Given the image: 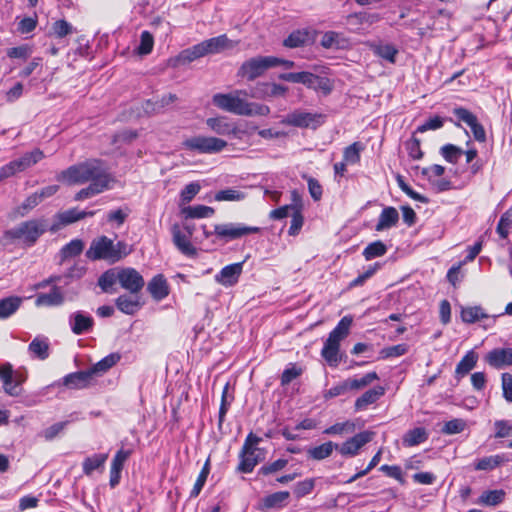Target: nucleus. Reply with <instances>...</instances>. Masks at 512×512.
<instances>
[{
  "label": "nucleus",
  "mask_w": 512,
  "mask_h": 512,
  "mask_svg": "<svg viewBox=\"0 0 512 512\" xmlns=\"http://www.w3.org/2000/svg\"><path fill=\"white\" fill-rule=\"evenodd\" d=\"M204 43L208 54L220 53L234 47L232 41L225 34L205 40Z\"/></svg>",
  "instance_id": "7c9ffc66"
},
{
  "label": "nucleus",
  "mask_w": 512,
  "mask_h": 512,
  "mask_svg": "<svg viewBox=\"0 0 512 512\" xmlns=\"http://www.w3.org/2000/svg\"><path fill=\"white\" fill-rule=\"evenodd\" d=\"M338 448V444L328 441L319 446L309 448L307 450V455L310 459L320 461L328 458L332 454L333 450Z\"/></svg>",
  "instance_id": "f704fd0d"
},
{
  "label": "nucleus",
  "mask_w": 512,
  "mask_h": 512,
  "mask_svg": "<svg viewBox=\"0 0 512 512\" xmlns=\"http://www.w3.org/2000/svg\"><path fill=\"white\" fill-rule=\"evenodd\" d=\"M84 249V242L80 239L71 240L61 249L62 260L78 256Z\"/></svg>",
  "instance_id": "49530a36"
},
{
  "label": "nucleus",
  "mask_w": 512,
  "mask_h": 512,
  "mask_svg": "<svg viewBox=\"0 0 512 512\" xmlns=\"http://www.w3.org/2000/svg\"><path fill=\"white\" fill-rule=\"evenodd\" d=\"M461 318L463 322L473 324L483 319H490V316L484 311L481 306H468L462 308ZM495 321V316L491 317Z\"/></svg>",
  "instance_id": "bb28decb"
},
{
  "label": "nucleus",
  "mask_w": 512,
  "mask_h": 512,
  "mask_svg": "<svg viewBox=\"0 0 512 512\" xmlns=\"http://www.w3.org/2000/svg\"><path fill=\"white\" fill-rule=\"evenodd\" d=\"M477 360V353L473 350L468 351L456 366V377L460 378L468 374L476 366Z\"/></svg>",
  "instance_id": "72a5a7b5"
},
{
  "label": "nucleus",
  "mask_w": 512,
  "mask_h": 512,
  "mask_svg": "<svg viewBox=\"0 0 512 512\" xmlns=\"http://www.w3.org/2000/svg\"><path fill=\"white\" fill-rule=\"evenodd\" d=\"M340 342L331 338H327L321 351V356L328 362L330 366L336 367L340 362L339 357Z\"/></svg>",
  "instance_id": "a878e982"
},
{
  "label": "nucleus",
  "mask_w": 512,
  "mask_h": 512,
  "mask_svg": "<svg viewBox=\"0 0 512 512\" xmlns=\"http://www.w3.org/2000/svg\"><path fill=\"white\" fill-rule=\"evenodd\" d=\"M387 252L386 245L378 240L370 243L363 251V255L366 260H371L376 257L383 256Z\"/></svg>",
  "instance_id": "8fccbe9b"
},
{
  "label": "nucleus",
  "mask_w": 512,
  "mask_h": 512,
  "mask_svg": "<svg viewBox=\"0 0 512 512\" xmlns=\"http://www.w3.org/2000/svg\"><path fill=\"white\" fill-rule=\"evenodd\" d=\"M364 146L360 142H354L347 146L343 152V160L347 164H356L360 161V153Z\"/></svg>",
  "instance_id": "c03bdc74"
},
{
  "label": "nucleus",
  "mask_w": 512,
  "mask_h": 512,
  "mask_svg": "<svg viewBox=\"0 0 512 512\" xmlns=\"http://www.w3.org/2000/svg\"><path fill=\"white\" fill-rule=\"evenodd\" d=\"M248 90L237 89L231 93H217L212 97V103L221 110L240 116H267L270 108L267 105L249 102Z\"/></svg>",
  "instance_id": "f257e3e1"
},
{
  "label": "nucleus",
  "mask_w": 512,
  "mask_h": 512,
  "mask_svg": "<svg viewBox=\"0 0 512 512\" xmlns=\"http://www.w3.org/2000/svg\"><path fill=\"white\" fill-rule=\"evenodd\" d=\"M385 393L382 386H376L364 392L355 401L354 408L356 411L366 410L369 405L376 403Z\"/></svg>",
  "instance_id": "5701e85b"
},
{
  "label": "nucleus",
  "mask_w": 512,
  "mask_h": 512,
  "mask_svg": "<svg viewBox=\"0 0 512 512\" xmlns=\"http://www.w3.org/2000/svg\"><path fill=\"white\" fill-rule=\"evenodd\" d=\"M374 53L390 63H395L398 50L391 44H385L375 46Z\"/></svg>",
  "instance_id": "864d4df0"
},
{
  "label": "nucleus",
  "mask_w": 512,
  "mask_h": 512,
  "mask_svg": "<svg viewBox=\"0 0 512 512\" xmlns=\"http://www.w3.org/2000/svg\"><path fill=\"white\" fill-rule=\"evenodd\" d=\"M47 230L49 227L44 219L24 221L5 231L2 242L4 245L19 243L22 246L31 247Z\"/></svg>",
  "instance_id": "7ed1b4c3"
},
{
  "label": "nucleus",
  "mask_w": 512,
  "mask_h": 512,
  "mask_svg": "<svg viewBox=\"0 0 512 512\" xmlns=\"http://www.w3.org/2000/svg\"><path fill=\"white\" fill-rule=\"evenodd\" d=\"M378 378L379 377L376 372H369L359 379L349 378V383L352 390H359L370 385L373 381L377 380Z\"/></svg>",
  "instance_id": "5fc2aeb1"
},
{
  "label": "nucleus",
  "mask_w": 512,
  "mask_h": 512,
  "mask_svg": "<svg viewBox=\"0 0 512 512\" xmlns=\"http://www.w3.org/2000/svg\"><path fill=\"white\" fill-rule=\"evenodd\" d=\"M107 459L108 454L106 453L94 454L91 457H87L82 464L83 473L87 476L91 475L94 470L103 467Z\"/></svg>",
  "instance_id": "58836bf2"
},
{
  "label": "nucleus",
  "mask_w": 512,
  "mask_h": 512,
  "mask_svg": "<svg viewBox=\"0 0 512 512\" xmlns=\"http://www.w3.org/2000/svg\"><path fill=\"white\" fill-rule=\"evenodd\" d=\"M69 324L74 334L82 335L93 328L94 319L82 311H77L69 316Z\"/></svg>",
  "instance_id": "f3484780"
},
{
  "label": "nucleus",
  "mask_w": 512,
  "mask_h": 512,
  "mask_svg": "<svg viewBox=\"0 0 512 512\" xmlns=\"http://www.w3.org/2000/svg\"><path fill=\"white\" fill-rule=\"evenodd\" d=\"M228 390H229V384L227 383L224 386V389L222 391V396H221V405H220L219 417H218L219 426H221L222 423L224 422L225 416H226L228 409L233 401V397L228 396Z\"/></svg>",
  "instance_id": "6e6d98bb"
},
{
  "label": "nucleus",
  "mask_w": 512,
  "mask_h": 512,
  "mask_svg": "<svg viewBox=\"0 0 512 512\" xmlns=\"http://www.w3.org/2000/svg\"><path fill=\"white\" fill-rule=\"evenodd\" d=\"M188 218H207L214 214V209L205 205L189 206L184 209Z\"/></svg>",
  "instance_id": "de8ad7c7"
},
{
  "label": "nucleus",
  "mask_w": 512,
  "mask_h": 512,
  "mask_svg": "<svg viewBox=\"0 0 512 512\" xmlns=\"http://www.w3.org/2000/svg\"><path fill=\"white\" fill-rule=\"evenodd\" d=\"M288 491H279L270 494L264 498V506L267 509L274 507H281L282 504L289 498Z\"/></svg>",
  "instance_id": "3c124183"
},
{
  "label": "nucleus",
  "mask_w": 512,
  "mask_h": 512,
  "mask_svg": "<svg viewBox=\"0 0 512 512\" xmlns=\"http://www.w3.org/2000/svg\"><path fill=\"white\" fill-rule=\"evenodd\" d=\"M209 473H210V459L208 458L206 460V462L204 463V466L202 467V469L197 477V480L190 492L191 498H195L200 494L202 488L204 487V485L206 483Z\"/></svg>",
  "instance_id": "a18cd8bd"
},
{
  "label": "nucleus",
  "mask_w": 512,
  "mask_h": 512,
  "mask_svg": "<svg viewBox=\"0 0 512 512\" xmlns=\"http://www.w3.org/2000/svg\"><path fill=\"white\" fill-rule=\"evenodd\" d=\"M505 495L506 493L502 489L484 491L479 498V503L486 506H496L504 501Z\"/></svg>",
  "instance_id": "79ce46f5"
},
{
  "label": "nucleus",
  "mask_w": 512,
  "mask_h": 512,
  "mask_svg": "<svg viewBox=\"0 0 512 512\" xmlns=\"http://www.w3.org/2000/svg\"><path fill=\"white\" fill-rule=\"evenodd\" d=\"M408 346L406 344H398L390 347L383 348L380 352L382 358L399 357L406 354Z\"/></svg>",
  "instance_id": "0e129e2a"
},
{
  "label": "nucleus",
  "mask_w": 512,
  "mask_h": 512,
  "mask_svg": "<svg viewBox=\"0 0 512 512\" xmlns=\"http://www.w3.org/2000/svg\"><path fill=\"white\" fill-rule=\"evenodd\" d=\"M257 450H241L240 463L238 465V471L242 473H250L253 471L255 466L258 464V458L256 456Z\"/></svg>",
  "instance_id": "e433bc0d"
},
{
  "label": "nucleus",
  "mask_w": 512,
  "mask_h": 512,
  "mask_svg": "<svg viewBox=\"0 0 512 512\" xmlns=\"http://www.w3.org/2000/svg\"><path fill=\"white\" fill-rule=\"evenodd\" d=\"M245 197L244 192L232 188L220 190L215 194L216 201H241Z\"/></svg>",
  "instance_id": "603ef678"
},
{
  "label": "nucleus",
  "mask_w": 512,
  "mask_h": 512,
  "mask_svg": "<svg viewBox=\"0 0 512 512\" xmlns=\"http://www.w3.org/2000/svg\"><path fill=\"white\" fill-rule=\"evenodd\" d=\"M115 305L122 313L127 315H134L141 308V303L137 294L120 295L115 300Z\"/></svg>",
  "instance_id": "b1692460"
},
{
  "label": "nucleus",
  "mask_w": 512,
  "mask_h": 512,
  "mask_svg": "<svg viewBox=\"0 0 512 512\" xmlns=\"http://www.w3.org/2000/svg\"><path fill=\"white\" fill-rule=\"evenodd\" d=\"M307 34L301 31L292 32L283 42L285 47L297 48L305 44Z\"/></svg>",
  "instance_id": "4d7b16f0"
},
{
  "label": "nucleus",
  "mask_w": 512,
  "mask_h": 512,
  "mask_svg": "<svg viewBox=\"0 0 512 512\" xmlns=\"http://www.w3.org/2000/svg\"><path fill=\"white\" fill-rule=\"evenodd\" d=\"M248 97L254 99H265L269 97V83H257L250 91H248Z\"/></svg>",
  "instance_id": "774afa93"
},
{
  "label": "nucleus",
  "mask_w": 512,
  "mask_h": 512,
  "mask_svg": "<svg viewBox=\"0 0 512 512\" xmlns=\"http://www.w3.org/2000/svg\"><path fill=\"white\" fill-rule=\"evenodd\" d=\"M117 280V274H115L113 270H108L100 276L98 279V285L104 292H107L109 288H111L116 283Z\"/></svg>",
  "instance_id": "69168bd1"
},
{
  "label": "nucleus",
  "mask_w": 512,
  "mask_h": 512,
  "mask_svg": "<svg viewBox=\"0 0 512 512\" xmlns=\"http://www.w3.org/2000/svg\"><path fill=\"white\" fill-rule=\"evenodd\" d=\"M356 431V424L354 421L347 420L341 423H335L334 425L326 428L324 433L327 435H343L352 434Z\"/></svg>",
  "instance_id": "37998d69"
},
{
  "label": "nucleus",
  "mask_w": 512,
  "mask_h": 512,
  "mask_svg": "<svg viewBox=\"0 0 512 512\" xmlns=\"http://www.w3.org/2000/svg\"><path fill=\"white\" fill-rule=\"evenodd\" d=\"M261 229L256 226H247L242 223H224L214 226V233L225 242L240 239L250 234L259 233Z\"/></svg>",
  "instance_id": "6e6552de"
},
{
  "label": "nucleus",
  "mask_w": 512,
  "mask_h": 512,
  "mask_svg": "<svg viewBox=\"0 0 512 512\" xmlns=\"http://www.w3.org/2000/svg\"><path fill=\"white\" fill-rule=\"evenodd\" d=\"M102 176H111L100 160H89L78 165H73L61 173L60 179L69 184H83L94 182Z\"/></svg>",
  "instance_id": "20e7f679"
},
{
  "label": "nucleus",
  "mask_w": 512,
  "mask_h": 512,
  "mask_svg": "<svg viewBox=\"0 0 512 512\" xmlns=\"http://www.w3.org/2000/svg\"><path fill=\"white\" fill-rule=\"evenodd\" d=\"M508 460L505 454L483 457L475 462L474 469L478 471H491L508 462Z\"/></svg>",
  "instance_id": "c756f323"
},
{
  "label": "nucleus",
  "mask_w": 512,
  "mask_h": 512,
  "mask_svg": "<svg viewBox=\"0 0 512 512\" xmlns=\"http://www.w3.org/2000/svg\"><path fill=\"white\" fill-rule=\"evenodd\" d=\"M131 251L132 249L126 242L118 241L114 243L112 239L102 235L91 241L85 255L91 261L104 260L114 264L128 256Z\"/></svg>",
  "instance_id": "f03ea898"
},
{
  "label": "nucleus",
  "mask_w": 512,
  "mask_h": 512,
  "mask_svg": "<svg viewBox=\"0 0 512 512\" xmlns=\"http://www.w3.org/2000/svg\"><path fill=\"white\" fill-rule=\"evenodd\" d=\"M147 290L157 301L164 299L169 294L167 281L161 274H158L151 279L148 283Z\"/></svg>",
  "instance_id": "393cba45"
},
{
  "label": "nucleus",
  "mask_w": 512,
  "mask_h": 512,
  "mask_svg": "<svg viewBox=\"0 0 512 512\" xmlns=\"http://www.w3.org/2000/svg\"><path fill=\"white\" fill-rule=\"evenodd\" d=\"M14 370L13 366L6 362L0 365V380L3 383L4 391L10 396H19L22 393V388L14 384L13 380Z\"/></svg>",
  "instance_id": "aec40b11"
},
{
  "label": "nucleus",
  "mask_w": 512,
  "mask_h": 512,
  "mask_svg": "<svg viewBox=\"0 0 512 512\" xmlns=\"http://www.w3.org/2000/svg\"><path fill=\"white\" fill-rule=\"evenodd\" d=\"M22 298L10 296L0 299V319H6L13 315L21 306Z\"/></svg>",
  "instance_id": "c9c22d12"
},
{
  "label": "nucleus",
  "mask_w": 512,
  "mask_h": 512,
  "mask_svg": "<svg viewBox=\"0 0 512 512\" xmlns=\"http://www.w3.org/2000/svg\"><path fill=\"white\" fill-rule=\"evenodd\" d=\"M399 220L398 211L394 207H385L378 219L375 229L383 231L389 229L397 224Z\"/></svg>",
  "instance_id": "c85d7f7f"
},
{
  "label": "nucleus",
  "mask_w": 512,
  "mask_h": 512,
  "mask_svg": "<svg viewBox=\"0 0 512 512\" xmlns=\"http://www.w3.org/2000/svg\"><path fill=\"white\" fill-rule=\"evenodd\" d=\"M381 19L377 13L358 12L345 17L344 25L349 32L364 34L374 23Z\"/></svg>",
  "instance_id": "9d476101"
},
{
  "label": "nucleus",
  "mask_w": 512,
  "mask_h": 512,
  "mask_svg": "<svg viewBox=\"0 0 512 512\" xmlns=\"http://www.w3.org/2000/svg\"><path fill=\"white\" fill-rule=\"evenodd\" d=\"M93 378L89 369L73 372L63 377L62 385L69 389H84L91 384Z\"/></svg>",
  "instance_id": "a211bd4d"
},
{
  "label": "nucleus",
  "mask_w": 512,
  "mask_h": 512,
  "mask_svg": "<svg viewBox=\"0 0 512 512\" xmlns=\"http://www.w3.org/2000/svg\"><path fill=\"white\" fill-rule=\"evenodd\" d=\"M50 344L46 337H35L28 346V351L37 359L45 360L49 357Z\"/></svg>",
  "instance_id": "cd10ccee"
},
{
  "label": "nucleus",
  "mask_w": 512,
  "mask_h": 512,
  "mask_svg": "<svg viewBox=\"0 0 512 512\" xmlns=\"http://www.w3.org/2000/svg\"><path fill=\"white\" fill-rule=\"evenodd\" d=\"M512 226V216L509 214V212H505L497 225V233L500 235L501 238L505 239L508 236L509 229Z\"/></svg>",
  "instance_id": "338daca9"
},
{
  "label": "nucleus",
  "mask_w": 512,
  "mask_h": 512,
  "mask_svg": "<svg viewBox=\"0 0 512 512\" xmlns=\"http://www.w3.org/2000/svg\"><path fill=\"white\" fill-rule=\"evenodd\" d=\"M207 126L219 135H230L236 132L234 125L227 121L225 117L208 118Z\"/></svg>",
  "instance_id": "473e14b6"
},
{
  "label": "nucleus",
  "mask_w": 512,
  "mask_h": 512,
  "mask_svg": "<svg viewBox=\"0 0 512 512\" xmlns=\"http://www.w3.org/2000/svg\"><path fill=\"white\" fill-rule=\"evenodd\" d=\"M428 438V434L423 427H417L409 430L403 436V445L406 447H412L425 442Z\"/></svg>",
  "instance_id": "4c0bfd02"
},
{
  "label": "nucleus",
  "mask_w": 512,
  "mask_h": 512,
  "mask_svg": "<svg viewBox=\"0 0 512 512\" xmlns=\"http://www.w3.org/2000/svg\"><path fill=\"white\" fill-rule=\"evenodd\" d=\"M349 390H352L350 387L349 379L344 380L341 383L333 386L329 390L325 391L324 398L331 399L340 395H344Z\"/></svg>",
  "instance_id": "e2e57ef3"
},
{
  "label": "nucleus",
  "mask_w": 512,
  "mask_h": 512,
  "mask_svg": "<svg viewBox=\"0 0 512 512\" xmlns=\"http://www.w3.org/2000/svg\"><path fill=\"white\" fill-rule=\"evenodd\" d=\"M64 303V294L58 286H53L49 293H39L36 296L35 305L37 307L60 306Z\"/></svg>",
  "instance_id": "4be33fe9"
},
{
  "label": "nucleus",
  "mask_w": 512,
  "mask_h": 512,
  "mask_svg": "<svg viewBox=\"0 0 512 512\" xmlns=\"http://www.w3.org/2000/svg\"><path fill=\"white\" fill-rule=\"evenodd\" d=\"M112 182H114V178L112 176H102V178L91 182L89 186L76 193L74 199L76 201H82L100 194L101 192L109 189L110 183Z\"/></svg>",
  "instance_id": "2eb2a0df"
},
{
  "label": "nucleus",
  "mask_w": 512,
  "mask_h": 512,
  "mask_svg": "<svg viewBox=\"0 0 512 512\" xmlns=\"http://www.w3.org/2000/svg\"><path fill=\"white\" fill-rule=\"evenodd\" d=\"M153 36L148 31H143L140 36V44L137 48V52L140 55H147L153 49Z\"/></svg>",
  "instance_id": "13d9d810"
},
{
  "label": "nucleus",
  "mask_w": 512,
  "mask_h": 512,
  "mask_svg": "<svg viewBox=\"0 0 512 512\" xmlns=\"http://www.w3.org/2000/svg\"><path fill=\"white\" fill-rule=\"evenodd\" d=\"M315 487V479H305L298 482L294 487V494L297 498L304 497L312 492Z\"/></svg>",
  "instance_id": "052dcab7"
},
{
  "label": "nucleus",
  "mask_w": 512,
  "mask_h": 512,
  "mask_svg": "<svg viewBox=\"0 0 512 512\" xmlns=\"http://www.w3.org/2000/svg\"><path fill=\"white\" fill-rule=\"evenodd\" d=\"M352 317L344 316L336 325V327L329 333V338L341 342L348 334L352 324Z\"/></svg>",
  "instance_id": "ea45409f"
},
{
  "label": "nucleus",
  "mask_w": 512,
  "mask_h": 512,
  "mask_svg": "<svg viewBox=\"0 0 512 512\" xmlns=\"http://www.w3.org/2000/svg\"><path fill=\"white\" fill-rule=\"evenodd\" d=\"M487 363L494 368L500 369L512 365V348H496L486 355Z\"/></svg>",
  "instance_id": "412c9836"
},
{
  "label": "nucleus",
  "mask_w": 512,
  "mask_h": 512,
  "mask_svg": "<svg viewBox=\"0 0 512 512\" xmlns=\"http://www.w3.org/2000/svg\"><path fill=\"white\" fill-rule=\"evenodd\" d=\"M43 158L44 153L39 149L25 153L20 158L15 159L0 168V181L11 177L18 172L25 171Z\"/></svg>",
  "instance_id": "423d86ee"
},
{
  "label": "nucleus",
  "mask_w": 512,
  "mask_h": 512,
  "mask_svg": "<svg viewBox=\"0 0 512 512\" xmlns=\"http://www.w3.org/2000/svg\"><path fill=\"white\" fill-rule=\"evenodd\" d=\"M120 359L121 355L119 353H111L95 363L91 368H89V370L93 377L102 375L115 366Z\"/></svg>",
  "instance_id": "2f4dec72"
},
{
  "label": "nucleus",
  "mask_w": 512,
  "mask_h": 512,
  "mask_svg": "<svg viewBox=\"0 0 512 512\" xmlns=\"http://www.w3.org/2000/svg\"><path fill=\"white\" fill-rule=\"evenodd\" d=\"M375 436L373 431H362L347 439L338 450L342 456L354 457L358 455L360 449L371 442Z\"/></svg>",
  "instance_id": "9b49d317"
},
{
  "label": "nucleus",
  "mask_w": 512,
  "mask_h": 512,
  "mask_svg": "<svg viewBox=\"0 0 512 512\" xmlns=\"http://www.w3.org/2000/svg\"><path fill=\"white\" fill-rule=\"evenodd\" d=\"M440 153L447 162L456 164L464 151L453 144H446L441 147Z\"/></svg>",
  "instance_id": "09e8293b"
},
{
  "label": "nucleus",
  "mask_w": 512,
  "mask_h": 512,
  "mask_svg": "<svg viewBox=\"0 0 512 512\" xmlns=\"http://www.w3.org/2000/svg\"><path fill=\"white\" fill-rule=\"evenodd\" d=\"M183 146L188 150L202 154H214L221 152L227 146V142L216 137L195 136L186 139Z\"/></svg>",
  "instance_id": "0eeeda50"
},
{
  "label": "nucleus",
  "mask_w": 512,
  "mask_h": 512,
  "mask_svg": "<svg viewBox=\"0 0 512 512\" xmlns=\"http://www.w3.org/2000/svg\"><path fill=\"white\" fill-rule=\"evenodd\" d=\"M324 116L318 113H310L302 110H294L287 114L281 123L298 128L316 129L323 123Z\"/></svg>",
  "instance_id": "1a4fd4ad"
},
{
  "label": "nucleus",
  "mask_w": 512,
  "mask_h": 512,
  "mask_svg": "<svg viewBox=\"0 0 512 512\" xmlns=\"http://www.w3.org/2000/svg\"><path fill=\"white\" fill-rule=\"evenodd\" d=\"M121 287L131 294H138L144 287V279L134 268H124L117 273Z\"/></svg>",
  "instance_id": "f8f14e48"
},
{
  "label": "nucleus",
  "mask_w": 512,
  "mask_h": 512,
  "mask_svg": "<svg viewBox=\"0 0 512 512\" xmlns=\"http://www.w3.org/2000/svg\"><path fill=\"white\" fill-rule=\"evenodd\" d=\"M352 317L344 316L336 325V327L329 333V338L341 342L348 334L352 324Z\"/></svg>",
  "instance_id": "a19ab883"
},
{
  "label": "nucleus",
  "mask_w": 512,
  "mask_h": 512,
  "mask_svg": "<svg viewBox=\"0 0 512 512\" xmlns=\"http://www.w3.org/2000/svg\"><path fill=\"white\" fill-rule=\"evenodd\" d=\"M303 373L302 368L290 364L281 375V385L286 386Z\"/></svg>",
  "instance_id": "bf43d9fd"
},
{
  "label": "nucleus",
  "mask_w": 512,
  "mask_h": 512,
  "mask_svg": "<svg viewBox=\"0 0 512 512\" xmlns=\"http://www.w3.org/2000/svg\"><path fill=\"white\" fill-rule=\"evenodd\" d=\"M453 113L460 121L465 122L471 128L475 140L479 142L486 141L485 129L472 112L463 107H459L455 108Z\"/></svg>",
  "instance_id": "ddd939ff"
},
{
  "label": "nucleus",
  "mask_w": 512,
  "mask_h": 512,
  "mask_svg": "<svg viewBox=\"0 0 512 512\" xmlns=\"http://www.w3.org/2000/svg\"><path fill=\"white\" fill-rule=\"evenodd\" d=\"M242 268L243 262L227 265L215 275V281L225 287L233 286L238 282Z\"/></svg>",
  "instance_id": "dca6fc26"
},
{
  "label": "nucleus",
  "mask_w": 512,
  "mask_h": 512,
  "mask_svg": "<svg viewBox=\"0 0 512 512\" xmlns=\"http://www.w3.org/2000/svg\"><path fill=\"white\" fill-rule=\"evenodd\" d=\"M94 211H80L77 208H71L64 212L57 213L55 218L57 222L49 227L51 232H57L62 226L77 222L85 217L94 216Z\"/></svg>",
  "instance_id": "4468645a"
},
{
  "label": "nucleus",
  "mask_w": 512,
  "mask_h": 512,
  "mask_svg": "<svg viewBox=\"0 0 512 512\" xmlns=\"http://www.w3.org/2000/svg\"><path fill=\"white\" fill-rule=\"evenodd\" d=\"M172 240L177 249L186 256H195L196 249L190 242V238L181 230L178 224L171 228Z\"/></svg>",
  "instance_id": "6ab92c4d"
},
{
  "label": "nucleus",
  "mask_w": 512,
  "mask_h": 512,
  "mask_svg": "<svg viewBox=\"0 0 512 512\" xmlns=\"http://www.w3.org/2000/svg\"><path fill=\"white\" fill-rule=\"evenodd\" d=\"M277 60L275 56H257L250 58L242 63L237 75L247 81H253L273 67H276Z\"/></svg>",
  "instance_id": "39448f33"
},
{
  "label": "nucleus",
  "mask_w": 512,
  "mask_h": 512,
  "mask_svg": "<svg viewBox=\"0 0 512 512\" xmlns=\"http://www.w3.org/2000/svg\"><path fill=\"white\" fill-rule=\"evenodd\" d=\"M53 34L58 38H63L73 32V27L66 20H57L52 25Z\"/></svg>",
  "instance_id": "680f3d73"
}]
</instances>
